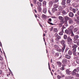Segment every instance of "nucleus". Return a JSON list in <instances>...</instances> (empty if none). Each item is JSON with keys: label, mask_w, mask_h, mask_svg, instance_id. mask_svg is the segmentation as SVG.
Wrapping results in <instances>:
<instances>
[{"label": "nucleus", "mask_w": 79, "mask_h": 79, "mask_svg": "<svg viewBox=\"0 0 79 79\" xmlns=\"http://www.w3.org/2000/svg\"><path fill=\"white\" fill-rule=\"evenodd\" d=\"M76 72L77 73H76ZM79 73V71L77 70V69H75L71 73L72 75H75L76 77H79V74L77 73Z\"/></svg>", "instance_id": "nucleus-1"}, {"label": "nucleus", "mask_w": 79, "mask_h": 79, "mask_svg": "<svg viewBox=\"0 0 79 79\" xmlns=\"http://www.w3.org/2000/svg\"><path fill=\"white\" fill-rule=\"evenodd\" d=\"M55 37L56 38L55 40L56 41H59V40L61 39V36H59L57 33H56L55 34Z\"/></svg>", "instance_id": "nucleus-2"}, {"label": "nucleus", "mask_w": 79, "mask_h": 79, "mask_svg": "<svg viewBox=\"0 0 79 79\" xmlns=\"http://www.w3.org/2000/svg\"><path fill=\"white\" fill-rule=\"evenodd\" d=\"M72 40L69 37H68L67 38V43L71 45L72 43H73V41H72Z\"/></svg>", "instance_id": "nucleus-3"}, {"label": "nucleus", "mask_w": 79, "mask_h": 79, "mask_svg": "<svg viewBox=\"0 0 79 79\" xmlns=\"http://www.w3.org/2000/svg\"><path fill=\"white\" fill-rule=\"evenodd\" d=\"M60 43L63 46V47L64 48H66V44H65V42L64 41V40H62L60 41Z\"/></svg>", "instance_id": "nucleus-4"}, {"label": "nucleus", "mask_w": 79, "mask_h": 79, "mask_svg": "<svg viewBox=\"0 0 79 79\" xmlns=\"http://www.w3.org/2000/svg\"><path fill=\"white\" fill-rule=\"evenodd\" d=\"M58 18L60 20H62V21H61V23L62 24H63L64 23V22L63 20H64V18H63V17L61 16H59L58 17Z\"/></svg>", "instance_id": "nucleus-5"}, {"label": "nucleus", "mask_w": 79, "mask_h": 79, "mask_svg": "<svg viewBox=\"0 0 79 79\" xmlns=\"http://www.w3.org/2000/svg\"><path fill=\"white\" fill-rule=\"evenodd\" d=\"M71 71L70 70V69H67L66 71V73L68 75H70L71 74Z\"/></svg>", "instance_id": "nucleus-6"}, {"label": "nucleus", "mask_w": 79, "mask_h": 79, "mask_svg": "<svg viewBox=\"0 0 79 79\" xmlns=\"http://www.w3.org/2000/svg\"><path fill=\"white\" fill-rule=\"evenodd\" d=\"M64 49H65V48L63 47L61 49H57V51H58V52H64Z\"/></svg>", "instance_id": "nucleus-7"}, {"label": "nucleus", "mask_w": 79, "mask_h": 79, "mask_svg": "<svg viewBox=\"0 0 79 79\" xmlns=\"http://www.w3.org/2000/svg\"><path fill=\"white\" fill-rule=\"evenodd\" d=\"M73 29H74V27L73 26H71L69 28V31L70 32H73Z\"/></svg>", "instance_id": "nucleus-8"}, {"label": "nucleus", "mask_w": 79, "mask_h": 79, "mask_svg": "<svg viewBox=\"0 0 79 79\" xmlns=\"http://www.w3.org/2000/svg\"><path fill=\"white\" fill-rule=\"evenodd\" d=\"M69 23L70 24H74V21L72 19H70L69 20Z\"/></svg>", "instance_id": "nucleus-9"}, {"label": "nucleus", "mask_w": 79, "mask_h": 79, "mask_svg": "<svg viewBox=\"0 0 79 79\" xmlns=\"http://www.w3.org/2000/svg\"><path fill=\"white\" fill-rule=\"evenodd\" d=\"M75 21H77V24H79V16H78L77 17V19H74Z\"/></svg>", "instance_id": "nucleus-10"}, {"label": "nucleus", "mask_w": 79, "mask_h": 79, "mask_svg": "<svg viewBox=\"0 0 79 79\" xmlns=\"http://www.w3.org/2000/svg\"><path fill=\"white\" fill-rule=\"evenodd\" d=\"M55 56H59V58H61L62 56H61V55H59V53L58 52H57L55 54Z\"/></svg>", "instance_id": "nucleus-11"}, {"label": "nucleus", "mask_w": 79, "mask_h": 79, "mask_svg": "<svg viewBox=\"0 0 79 79\" xmlns=\"http://www.w3.org/2000/svg\"><path fill=\"white\" fill-rule=\"evenodd\" d=\"M69 15L70 17H73L74 16V14L73 12H70L69 13Z\"/></svg>", "instance_id": "nucleus-12"}, {"label": "nucleus", "mask_w": 79, "mask_h": 79, "mask_svg": "<svg viewBox=\"0 0 79 79\" xmlns=\"http://www.w3.org/2000/svg\"><path fill=\"white\" fill-rule=\"evenodd\" d=\"M53 31L54 33L57 32L58 31V29L57 28H54L53 29Z\"/></svg>", "instance_id": "nucleus-13"}, {"label": "nucleus", "mask_w": 79, "mask_h": 79, "mask_svg": "<svg viewBox=\"0 0 79 79\" xmlns=\"http://www.w3.org/2000/svg\"><path fill=\"white\" fill-rule=\"evenodd\" d=\"M65 57L67 59H70L71 58V56H69L68 54H65Z\"/></svg>", "instance_id": "nucleus-14"}, {"label": "nucleus", "mask_w": 79, "mask_h": 79, "mask_svg": "<svg viewBox=\"0 0 79 79\" xmlns=\"http://www.w3.org/2000/svg\"><path fill=\"white\" fill-rule=\"evenodd\" d=\"M73 5L75 8H77L79 6V5L77 4L73 3Z\"/></svg>", "instance_id": "nucleus-15"}, {"label": "nucleus", "mask_w": 79, "mask_h": 79, "mask_svg": "<svg viewBox=\"0 0 79 79\" xmlns=\"http://www.w3.org/2000/svg\"><path fill=\"white\" fill-rule=\"evenodd\" d=\"M68 60L66 59H64L62 61L63 63H67Z\"/></svg>", "instance_id": "nucleus-16"}, {"label": "nucleus", "mask_w": 79, "mask_h": 79, "mask_svg": "<svg viewBox=\"0 0 79 79\" xmlns=\"http://www.w3.org/2000/svg\"><path fill=\"white\" fill-rule=\"evenodd\" d=\"M66 4V0H62L61 4L62 5H64Z\"/></svg>", "instance_id": "nucleus-17"}, {"label": "nucleus", "mask_w": 79, "mask_h": 79, "mask_svg": "<svg viewBox=\"0 0 79 79\" xmlns=\"http://www.w3.org/2000/svg\"><path fill=\"white\" fill-rule=\"evenodd\" d=\"M65 32L66 34H69V35H70V32H69V31H68V30H65Z\"/></svg>", "instance_id": "nucleus-18"}, {"label": "nucleus", "mask_w": 79, "mask_h": 79, "mask_svg": "<svg viewBox=\"0 0 79 79\" xmlns=\"http://www.w3.org/2000/svg\"><path fill=\"white\" fill-rule=\"evenodd\" d=\"M58 4H54L53 5V7L55 8H58L59 6Z\"/></svg>", "instance_id": "nucleus-19"}, {"label": "nucleus", "mask_w": 79, "mask_h": 79, "mask_svg": "<svg viewBox=\"0 0 79 79\" xmlns=\"http://www.w3.org/2000/svg\"><path fill=\"white\" fill-rule=\"evenodd\" d=\"M78 38H79V36L78 35H76L74 36L73 39L75 40H77Z\"/></svg>", "instance_id": "nucleus-20"}, {"label": "nucleus", "mask_w": 79, "mask_h": 79, "mask_svg": "<svg viewBox=\"0 0 79 79\" xmlns=\"http://www.w3.org/2000/svg\"><path fill=\"white\" fill-rule=\"evenodd\" d=\"M79 42V40H75L73 41V42L75 44H77Z\"/></svg>", "instance_id": "nucleus-21"}, {"label": "nucleus", "mask_w": 79, "mask_h": 79, "mask_svg": "<svg viewBox=\"0 0 79 79\" xmlns=\"http://www.w3.org/2000/svg\"><path fill=\"white\" fill-rule=\"evenodd\" d=\"M63 30H64V29H63V30L60 31V32L59 33V35H63Z\"/></svg>", "instance_id": "nucleus-22"}, {"label": "nucleus", "mask_w": 79, "mask_h": 79, "mask_svg": "<svg viewBox=\"0 0 79 79\" xmlns=\"http://www.w3.org/2000/svg\"><path fill=\"white\" fill-rule=\"evenodd\" d=\"M57 63L58 64L59 67H61V63L60 62H57Z\"/></svg>", "instance_id": "nucleus-23"}, {"label": "nucleus", "mask_w": 79, "mask_h": 79, "mask_svg": "<svg viewBox=\"0 0 79 79\" xmlns=\"http://www.w3.org/2000/svg\"><path fill=\"white\" fill-rule=\"evenodd\" d=\"M37 5L39 6H42V3L40 2H37Z\"/></svg>", "instance_id": "nucleus-24"}, {"label": "nucleus", "mask_w": 79, "mask_h": 79, "mask_svg": "<svg viewBox=\"0 0 79 79\" xmlns=\"http://www.w3.org/2000/svg\"><path fill=\"white\" fill-rule=\"evenodd\" d=\"M52 11L53 12V13H54L56 11H58V9H56V8H53L52 9Z\"/></svg>", "instance_id": "nucleus-25"}, {"label": "nucleus", "mask_w": 79, "mask_h": 79, "mask_svg": "<svg viewBox=\"0 0 79 79\" xmlns=\"http://www.w3.org/2000/svg\"><path fill=\"white\" fill-rule=\"evenodd\" d=\"M77 47V46L76 45H73L72 46V48L73 49H76V48Z\"/></svg>", "instance_id": "nucleus-26"}, {"label": "nucleus", "mask_w": 79, "mask_h": 79, "mask_svg": "<svg viewBox=\"0 0 79 79\" xmlns=\"http://www.w3.org/2000/svg\"><path fill=\"white\" fill-rule=\"evenodd\" d=\"M43 11L44 13H47V9L45 8H44Z\"/></svg>", "instance_id": "nucleus-27"}, {"label": "nucleus", "mask_w": 79, "mask_h": 79, "mask_svg": "<svg viewBox=\"0 0 79 79\" xmlns=\"http://www.w3.org/2000/svg\"><path fill=\"white\" fill-rule=\"evenodd\" d=\"M68 54L69 55H72V51L71 50H69L68 51Z\"/></svg>", "instance_id": "nucleus-28"}, {"label": "nucleus", "mask_w": 79, "mask_h": 79, "mask_svg": "<svg viewBox=\"0 0 79 79\" xmlns=\"http://www.w3.org/2000/svg\"><path fill=\"white\" fill-rule=\"evenodd\" d=\"M64 18L66 20H69V18L67 16H64Z\"/></svg>", "instance_id": "nucleus-29"}, {"label": "nucleus", "mask_w": 79, "mask_h": 79, "mask_svg": "<svg viewBox=\"0 0 79 79\" xmlns=\"http://www.w3.org/2000/svg\"><path fill=\"white\" fill-rule=\"evenodd\" d=\"M58 9L59 11H61L63 10V8L61 7L60 6L59 7Z\"/></svg>", "instance_id": "nucleus-30"}, {"label": "nucleus", "mask_w": 79, "mask_h": 79, "mask_svg": "<svg viewBox=\"0 0 79 79\" xmlns=\"http://www.w3.org/2000/svg\"><path fill=\"white\" fill-rule=\"evenodd\" d=\"M67 38H68L67 35H64V39L65 40H66L67 39Z\"/></svg>", "instance_id": "nucleus-31"}, {"label": "nucleus", "mask_w": 79, "mask_h": 79, "mask_svg": "<svg viewBox=\"0 0 79 79\" xmlns=\"http://www.w3.org/2000/svg\"><path fill=\"white\" fill-rule=\"evenodd\" d=\"M70 33H71V36L72 37H73L74 36V33H73V31L70 32Z\"/></svg>", "instance_id": "nucleus-32"}, {"label": "nucleus", "mask_w": 79, "mask_h": 79, "mask_svg": "<svg viewBox=\"0 0 79 79\" xmlns=\"http://www.w3.org/2000/svg\"><path fill=\"white\" fill-rule=\"evenodd\" d=\"M54 47L55 48H56V49H58V48H59V46L56 45H55L54 46Z\"/></svg>", "instance_id": "nucleus-33"}, {"label": "nucleus", "mask_w": 79, "mask_h": 79, "mask_svg": "<svg viewBox=\"0 0 79 79\" xmlns=\"http://www.w3.org/2000/svg\"><path fill=\"white\" fill-rule=\"evenodd\" d=\"M38 10H39V12H41V11H42V8H41V7H39L38 8Z\"/></svg>", "instance_id": "nucleus-34"}, {"label": "nucleus", "mask_w": 79, "mask_h": 79, "mask_svg": "<svg viewBox=\"0 0 79 79\" xmlns=\"http://www.w3.org/2000/svg\"><path fill=\"white\" fill-rule=\"evenodd\" d=\"M42 17L43 19H45V18H46V16L44 14H43L42 15Z\"/></svg>", "instance_id": "nucleus-35"}, {"label": "nucleus", "mask_w": 79, "mask_h": 79, "mask_svg": "<svg viewBox=\"0 0 79 79\" xmlns=\"http://www.w3.org/2000/svg\"><path fill=\"white\" fill-rule=\"evenodd\" d=\"M78 30V29L77 28H75L74 29V30H73V31L74 32H77V31Z\"/></svg>", "instance_id": "nucleus-36"}, {"label": "nucleus", "mask_w": 79, "mask_h": 79, "mask_svg": "<svg viewBox=\"0 0 79 79\" xmlns=\"http://www.w3.org/2000/svg\"><path fill=\"white\" fill-rule=\"evenodd\" d=\"M62 13L63 15H66V11H65V10H63L62 11Z\"/></svg>", "instance_id": "nucleus-37"}, {"label": "nucleus", "mask_w": 79, "mask_h": 79, "mask_svg": "<svg viewBox=\"0 0 79 79\" xmlns=\"http://www.w3.org/2000/svg\"><path fill=\"white\" fill-rule=\"evenodd\" d=\"M57 78L58 79H60V78H61V77L59 75H57Z\"/></svg>", "instance_id": "nucleus-38"}, {"label": "nucleus", "mask_w": 79, "mask_h": 79, "mask_svg": "<svg viewBox=\"0 0 79 79\" xmlns=\"http://www.w3.org/2000/svg\"><path fill=\"white\" fill-rule=\"evenodd\" d=\"M59 0H54V3H56L57 2H58V1Z\"/></svg>", "instance_id": "nucleus-39"}, {"label": "nucleus", "mask_w": 79, "mask_h": 79, "mask_svg": "<svg viewBox=\"0 0 79 79\" xmlns=\"http://www.w3.org/2000/svg\"><path fill=\"white\" fill-rule=\"evenodd\" d=\"M72 52H73V53L74 52H76V49H73L72 50Z\"/></svg>", "instance_id": "nucleus-40"}, {"label": "nucleus", "mask_w": 79, "mask_h": 79, "mask_svg": "<svg viewBox=\"0 0 79 79\" xmlns=\"http://www.w3.org/2000/svg\"><path fill=\"white\" fill-rule=\"evenodd\" d=\"M47 2H46V1H44L43 2V4L44 5H46V3Z\"/></svg>", "instance_id": "nucleus-41"}, {"label": "nucleus", "mask_w": 79, "mask_h": 79, "mask_svg": "<svg viewBox=\"0 0 79 79\" xmlns=\"http://www.w3.org/2000/svg\"><path fill=\"white\" fill-rule=\"evenodd\" d=\"M62 67L64 68V69L65 68H66V65L65 64H63L62 65Z\"/></svg>", "instance_id": "nucleus-42"}, {"label": "nucleus", "mask_w": 79, "mask_h": 79, "mask_svg": "<svg viewBox=\"0 0 79 79\" xmlns=\"http://www.w3.org/2000/svg\"><path fill=\"white\" fill-rule=\"evenodd\" d=\"M33 2L35 4L37 5V2L36 0H33Z\"/></svg>", "instance_id": "nucleus-43"}, {"label": "nucleus", "mask_w": 79, "mask_h": 79, "mask_svg": "<svg viewBox=\"0 0 79 79\" xmlns=\"http://www.w3.org/2000/svg\"><path fill=\"white\" fill-rule=\"evenodd\" d=\"M73 55H74L75 56H77V53L76 52H73Z\"/></svg>", "instance_id": "nucleus-44"}, {"label": "nucleus", "mask_w": 79, "mask_h": 79, "mask_svg": "<svg viewBox=\"0 0 79 79\" xmlns=\"http://www.w3.org/2000/svg\"><path fill=\"white\" fill-rule=\"evenodd\" d=\"M73 13H76V9H73V10H72Z\"/></svg>", "instance_id": "nucleus-45"}, {"label": "nucleus", "mask_w": 79, "mask_h": 79, "mask_svg": "<svg viewBox=\"0 0 79 79\" xmlns=\"http://www.w3.org/2000/svg\"><path fill=\"white\" fill-rule=\"evenodd\" d=\"M48 65L49 69L50 71H51V69H50V63H49V62L48 63Z\"/></svg>", "instance_id": "nucleus-46"}, {"label": "nucleus", "mask_w": 79, "mask_h": 79, "mask_svg": "<svg viewBox=\"0 0 79 79\" xmlns=\"http://www.w3.org/2000/svg\"><path fill=\"white\" fill-rule=\"evenodd\" d=\"M71 2V1L70 0H67V3H69Z\"/></svg>", "instance_id": "nucleus-47"}, {"label": "nucleus", "mask_w": 79, "mask_h": 79, "mask_svg": "<svg viewBox=\"0 0 79 79\" xmlns=\"http://www.w3.org/2000/svg\"><path fill=\"white\" fill-rule=\"evenodd\" d=\"M49 5H53V2L52 1L50 2L49 3Z\"/></svg>", "instance_id": "nucleus-48"}, {"label": "nucleus", "mask_w": 79, "mask_h": 79, "mask_svg": "<svg viewBox=\"0 0 79 79\" xmlns=\"http://www.w3.org/2000/svg\"><path fill=\"white\" fill-rule=\"evenodd\" d=\"M63 29H64V30H63V32H64V31H65V30H66V29H65V28H64V27H62V31H63Z\"/></svg>", "instance_id": "nucleus-49"}, {"label": "nucleus", "mask_w": 79, "mask_h": 79, "mask_svg": "<svg viewBox=\"0 0 79 79\" xmlns=\"http://www.w3.org/2000/svg\"><path fill=\"white\" fill-rule=\"evenodd\" d=\"M60 69L61 70V71H63V70H64V68L63 67H61V68H60Z\"/></svg>", "instance_id": "nucleus-50"}, {"label": "nucleus", "mask_w": 79, "mask_h": 79, "mask_svg": "<svg viewBox=\"0 0 79 79\" xmlns=\"http://www.w3.org/2000/svg\"><path fill=\"white\" fill-rule=\"evenodd\" d=\"M76 61L77 63L78 64H79V60H77Z\"/></svg>", "instance_id": "nucleus-51"}, {"label": "nucleus", "mask_w": 79, "mask_h": 79, "mask_svg": "<svg viewBox=\"0 0 79 79\" xmlns=\"http://www.w3.org/2000/svg\"><path fill=\"white\" fill-rule=\"evenodd\" d=\"M3 60V58H2V57L0 56V60H1V61H2Z\"/></svg>", "instance_id": "nucleus-52"}, {"label": "nucleus", "mask_w": 79, "mask_h": 79, "mask_svg": "<svg viewBox=\"0 0 79 79\" xmlns=\"http://www.w3.org/2000/svg\"><path fill=\"white\" fill-rule=\"evenodd\" d=\"M69 10H70V11H72V10H73V9L72 8V7H70L69 8Z\"/></svg>", "instance_id": "nucleus-53"}, {"label": "nucleus", "mask_w": 79, "mask_h": 79, "mask_svg": "<svg viewBox=\"0 0 79 79\" xmlns=\"http://www.w3.org/2000/svg\"><path fill=\"white\" fill-rule=\"evenodd\" d=\"M53 27H52L50 28V31H52V30H53Z\"/></svg>", "instance_id": "nucleus-54"}, {"label": "nucleus", "mask_w": 79, "mask_h": 79, "mask_svg": "<svg viewBox=\"0 0 79 79\" xmlns=\"http://www.w3.org/2000/svg\"><path fill=\"white\" fill-rule=\"evenodd\" d=\"M3 72V71L2 70H0V74H2V73Z\"/></svg>", "instance_id": "nucleus-55"}, {"label": "nucleus", "mask_w": 79, "mask_h": 79, "mask_svg": "<svg viewBox=\"0 0 79 79\" xmlns=\"http://www.w3.org/2000/svg\"><path fill=\"white\" fill-rule=\"evenodd\" d=\"M69 77H71V76H69L67 77H66L65 78L66 79H69Z\"/></svg>", "instance_id": "nucleus-56"}, {"label": "nucleus", "mask_w": 79, "mask_h": 79, "mask_svg": "<svg viewBox=\"0 0 79 79\" xmlns=\"http://www.w3.org/2000/svg\"><path fill=\"white\" fill-rule=\"evenodd\" d=\"M52 18H54V19H56V17L55 16H52L51 17Z\"/></svg>", "instance_id": "nucleus-57"}, {"label": "nucleus", "mask_w": 79, "mask_h": 79, "mask_svg": "<svg viewBox=\"0 0 79 79\" xmlns=\"http://www.w3.org/2000/svg\"><path fill=\"white\" fill-rule=\"evenodd\" d=\"M48 23L50 24H51V25H53V24L52 23H50V22H48Z\"/></svg>", "instance_id": "nucleus-58"}, {"label": "nucleus", "mask_w": 79, "mask_h": 79, "mask_svg": "<svg viewBox=\"0 0 79 79\" xmlns=\"http://www.w3.org/2000/svg\"><path fill=\"white\" fill-rule=\"evenodd\" d=\"M48 13H49V14H50V15H52V13H51V12H50V10H48Z\"/></svg>", "instance_id": "nucleus-59"}, {"label": "nucleus", "mask_w": 79, "mask_h": 79, "mask_svg": "<svg viewBox=\"0 0 79 79\" xmlns=\"http://www.w3.org/2000/svg\"><path fill=\"white\" fill-rule=\"evenodd\" d=\"M48 20L49 21H50V22H52V19H49Z\"/></svg>", "instance_id": "nucleus-60"}, {"label": "nucleus", "mask_w": 79, "mask_h": 79, "mask_svg": "<svg viewBox=\"0 0 79 79\" xmlns=\"http://www.w3.org/2000/svg\"><path fill=\"white\" fill-rule=\"evenodd\" d=\"M70 76V77H69V79L70 78V79H73V77H72L71 76Z\"/></svg>", "instance_id": "nucleus-61"}, {"label": "nucleus", "mask_w": 79, "mask_h": 79, "mask_svg": "<svg viewBox=\"0 0 79 79\" xmlns=\"http://www.w3.org/2000/svg\"><path fill=\"white\" fill-rule=\"evenodd\" d=\"M63 5L64 6H62V8H65V7H66V5Z\"/></svg>", "instance_id": "nucleus-62"}, {"label": "nucleus", "mask_w": 79, "mask_h": 79, "mask_svg": "<svg viewBox=\"0 0 79 79\" xmlns=\"http://www.w3.org/2000/svg\"><path fill=\"white\" fill-rule=\"evenodd\" d=\"M77 15L79 16V10H78L77 12Z\"/></svg>", "instance_id": "nucleus-63"}, {"label": "nucleus", "mask_w": 79, "mask_h": 79, "mask_svg": "<svg viewBox=\"0 0 79 79\" xmlns=\"http://www.w3.org/2000/svg\"><path fill=\"white\" fill-rule=\"evenodd\" d=\"M77 71H79V67H78L77 68Z\"/></svg>", "instance_id": "nucleus-64"}]
</instances>
